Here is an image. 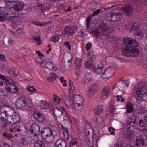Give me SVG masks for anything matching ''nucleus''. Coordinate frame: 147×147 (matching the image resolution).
Instances as JSON below:
<instances>
[{"instance_id": "f257e3e1", "label": "nucleus", "mask_w": 147, "mask_h": 147, "mask_svg": "<svg viewBox=\"0 0 147 147\" xmlns=\"http://www.w3.org/2000/svg\"><path fill=\"white\" fill-rule=\"evenodd\" d=\"M132 2L123 7L121 10L128 16L132 14L133 9L136 11H140L142 4L146 3L145 0H132Z\"/></svg>"}, {"instance_id": "f03ea898", "label": "nucleus", "mask_w": 147, "mask_h": 147, "mask_svg": "<svg viewBox=\"0 0 147 147\" xmlns=\"http://www.w3.org/2000/svg\"><path fill=\"white\" fill-rule=\"evenodd\" d=\"M133 94L137 101L145 100V97L147 96V85H136L133 90Z\"/></svg>"}, {"instance_id": "7ed1b4c3", "label": "nucleus", "mask_w": 147, "mask_h": 147, "mask_svg": "<svg viewBox=\"0 0 147 147\" xmlns=\"http://www.w3.org/2000/svg\"><path fill=\"white\" fill-rule=\"evenodd\" d=\"M123 42L125 47L122 50V54L127 57H130L131 47L132 46H138V42L135 40L129 37L124 38L123 40Z\"/></svg>"}, {"instance_id": "20e7f679", "label": "nucleus", "mask_w": 147, "mask_h": 147, "mask_svg": "<svg viewBox=\"0 0 147 147\" xmlns=\"http://www.w3.org/2000/svg\"><path fill=\"white\" fill-rule=\"evenodd\" d=\"M126 124L128 127L133 126L135 124L142 127L147 125V117L145 116L140 119L138 117L131 116L129 119L127 121Z\"/></svg>"}, {"instance_id": "39448f33", "label": "nucleus", "mask_w": 147, "mask_h": 147, "mask_svg": "<svg viewBox=\"0 0 147 147\" xmlns=\"http://www.w3.org/2000/svg\"><path fill=\"white\" fill-rule=\"evenodd\" d=\"M42 138L46 140V138L52 135L53 136H55L57 134V131L56 127L52 125L50 127L46 128L44 129L40 132Z\"/></svg>"}, {"instance_id": "423d86ee", "label": "nucleus", "mask_w": 147, "mask_h": 147, "mask_svg": "<svg viewBox=\"0 0 147 147\" xmlns=\"http://www.w3.org/2000/svg\"><path fill=\"white\" fill-rule=\"evenodd\" d=\"M28 99L25 96L22 95L18 97L16 102V106L18 109L25 110L28 105Z\"/></svg>"}, {"instance_id": "0eeeda50", "label": "nucleus", "mask_w": 147, "mask_h": 147, "mask_svg": "<svg viewBox=\"0 0 147 147\" xmlns=\"http://www.w3.org/2000/svg\"><path fill=\"white\" fill-rule=\"evenodd\" d=\"M6 82L7 83L5 84L7 85L5 89L9 93L14 94L19 90L18 88L14 84L15 82L11 79L9 78V82Z\"/></svg>"}, {"instance_id": "6e6552de", "label": "nucleus", "mask_w": 147, "mask_h": 147, "mask_svg": "<svg viewBox=\"0 0 147 147\" xmlns=\"http://www.w3.org/2000/svg\"><path fill=\"white\" fill-rule=\"evenodd\" d=\"M121 10L115 9L110 13H108L107 15V19L113 22H115L120 19L121 17L122 16Z\"/></svg>"}, {"instance_id": "1a4fd4ad", "label": "nucleus", "mask_w": 147, "mask_h": 147, "mask_svg": "<svg viewBox=\"0 0 147 147\" xmlns=\"http://www.w3.org/2000/svg\"><path fill=\"white\" fill-rule=\"evenodd\" d=\"M20 116L17 113H15L12 116L9 115L7 117V121L12 124H17L20 122Z\"/></svg>"}, {"instance_id": "9d476101", "label": "nucleus", "mask_w": 147, "mask_h": 147, "mask_svg": "<svg viewBox=\"0 0 147 147\" xmlns=\"http://www.w3.org/2000/svg\"><path fill=\"white\" fill-rule=\"evenodd\" d=\"M63 59L62 60L63 62L65 64L64 65L65 67H70V65L71 64V61L72 59V56L71 54L70 53L64 54Z\"/></svg>"}, {"instance_id": "9b49d317", "label": "nucleus", "mask_w": 147, "mask_h": 147, "mask_svg": "<svg viewBox=\"0 0 147 147\" xmlns=\"http://www.w3.org/2000/svg\"><path fill=\"white\" fill-rule=\"evenodd\" d=\"M54 113L56 117H60L62 114H65V117L68 116L67 112L63 107H61L60 109L56 107L54 110Z\"/></svg>"}, {"instance_id": "f8f14e48", "label": "nucleus", "mask_w": 147, "mask_h": 147, "mask_svg": "<svg viewBox=\"0 0 147 147\" xmlns=\"http://www.w3.org/2000/svg\"><path fill=\"white\" fill-rule=\"evenodd\" d=\"M112 70V69H110V67H108L101 75V78L103 79H105L112 77L114 74L113 72L111 73L110 74H107V73L111 72Z\"/></svg>"}, {"instance_id": "ddd939ff", "label": "nucleus", "mask_w": 147, "mask_h": 147, "mask_svg": "<svg viewBox=\"0 0 147 147\" xmlns=\"http://www.w3.org/2000/svg\"><path fill=\"white\" fill-rule=\"evenodd\" d=\"M24 4L21 2H18L16 3L12 7V8L15 11L19 12L23 9L24 7Z\"/></svg>"}, {"instance_id": "4468645a", "label": "nucleus", "mask_w": 147, "mask_h": 147, "mask_svg": "<svg viewBox=\"0 0 147 147\" xmlns=\"http://www.w3.org/2000/svg\"><path fill=\"white\" fill-rule=\"evenodd\" d=\"M34 117L40 122H43L45 119L44 115L38 111H36L33 114Z\"/></svg>"}, {"instance_id": "2eb2a0df", "label": "nucleus", "mask_w": 147, "mask_h": 147, "mask_svg": "<svg viewBox=\"0 0 147 147\" xmlns=\"http://www.w3.org/2000/svg\"><path fill=\"white\" fill-rule=\"evenodd\" d=\"M63 100L65 105L71 108L74 107V103H73V100L69 96H67L63 98Z\"/></svg>"}, {"instance_id": "dca6fc26", "label": "nucleus", "mask_w": 147, "mask_h": 147, "mask_svg": "<svg viewBox=\"0 0 147 147\" xmlns=\"http://www.w3.org/2000/svg\"><path fill=\"white\" fill-rule=\"evenodd\" d=\"M76 31V29L73 27H69L68 26H65V32L66 33L69 34V35H73Z\"/></svg>"}, {"instance_id": "f3484780", "label": "nucleus", "mask_w": 147, "mask_h": 147, "mask_svg": "<svg viewBox=\"0 0 147 147\" xmlns=\"http://www.w3.org/2000/svg\"><path fill=\"white\" fill-rule=\"evenodd\" d=\"M110 90L107 87H105L103 89L102 92V98L105 99L107 98L110 94Z\"/></svg>"}, {"instance_id": "a211bd4d", "label": "nucleus", "mask_w": 147, "mask_h": 147, "mask_svg": "<svg viewBox=\"0 0 147 147\" xmlns=\"http://www.w3.org/2000/svg\"><path fill=\"white\" fill-rule=\"evenodd\" d=\"M42 1L41 2L39 1L37 2L36 4V6L37 7H39L42 10L44 11L45 10V8L47 7V4L45 3L44 0Z\"/></svg>"}, {"instance_id": "6ab92c4d", "label": "nucleus", "mask_w": 147, "mask_h": 147, "mask_svg": "<svg viewBox=\"0 0 147 147\" xmlns=\"http://www.w3.org/2000/svg\"><path fill=\"white\" fill-rule=\"evenodd\" d=\"M57 147H66V142L62 139H59L57 140L55 144Z\"/></svg>"}, {"instance_id": "aec40b11", "label": "nucleus", "mask_w": 147, "mask_h": 147, "mask_svg": "<svg viewBox=\"0 0 147 147\" xmlns=\"http://www.w3.org/2000/svg\"><path fill=\"white\" fill-rule=\"evenodd\" d=\"M50 143L47 142L46 140L44 141L43 143H40L38 142L35 143L34 144V147H49Z\"/></svg>"}, {"instance_id": "412c9836", "label": "nucleus", "mask_w": 147, "mask_h": 147, "mask_svg": "<svg viewBox=\"0 0 147 147\" xmlns=\"http://www.w3.org/2000/svg\"><path fill=\"white\" fill-rule=\"evenodd\" d=\"M74 98L76 103L82 105L84 102V99L82 96L79 95L73 96Z\"/></svg>"}, {"instance_id": "4be33fe9", "label": "nucleus", "mask_w": 147, "mask_h": 147, "mask_svg": "<svg viewBox=\"0 0 147 147\" xmlns=\"http://www.w3.org/2000/svg\"><path fill=\"white\" fill-rule=\"evenodd\" d=\"M135 47L132 46L131 47V57H136L139 54V49L138 48H135Z\"/></svg>"}, {"instance_id": "5701e85b", "label": "nucleus", "mask_w": 147, "mask_h": 147, "mask_svg": "<svg viewBox=\"0 0 147 147\" xmlns=\"http://www.w3.org/2000/svg\"><path fill=\"white\" fill-rule=\"evenodd\" d=\"M40 130L39 127L36 124H33L31 126L29 130L31 133L33 134L35 132H38Z\"/></svg>"}, {"instance_id": "b1692460", "label": "nucleus", "mask_w": 147, "mask_h": 147, "mask_svg": "<svg viewBox=\"0 0 147 147\" xmlns=\"http://www.w3.org/2000/svg\"><path fill=\"white\" fill-rule=\"evenodd\" d=\"M11 108L9 106L6 105H3L0 107V113H7L11 109Z\"/></svg>"}, {"instance_id": "393cba45", "label": "nucleus", "mask_w": 147, "mask_h": 147, "mask_svg": "<svg viewBox=\"0 0 147 147\" xmlns=\"http://www.w3.org/2000/svg\"><path fill=\"white\" fill-rule=\"evenodd\" d=\"M106 25L105 24L103 20H101L100 24L98 26V28L99 29H102L103 31H108L109 29L106 27Z\"/></svg>"}, {"instance_id": "a878e982", "label": "nucleus", "mask_w": 147, "mask_h": 147, "mask_svg": "<svg viewBox=\"0 0 147 147\" xmlns=\"http://www.w3.org/2000/svg\"><path fill=\"white\" fill-rule=\"evenodd\" d=\"M136 33L135 35V37L137 41L138 42V41L141 40L143 37V34L141 31H136Z\"/></svg>"}, {"instance_id": "bb28decb", "label": "nucleus", "mask_w": 147, "mask_h": 147, "mask_svg": "<svg viewBox=\"0 0 147 147\" xmlns=\"http://www.w3.org/2000/svg\"><path fill=\"white\" fill-rule=\"evenodd\" d=\"M8 92L6 90L0 91V97L2 98H6L7 97L8 98L9 94Z\"/></svg>"}, {"instance_id": "cd10ccee", "label": "nucleus", "mask_w": 147, "mask_h": 147, "mask_svg": "<svg viewBox=\"0 0 147 147\" xmlns=\"http://www.w3.org/2000/svg\"><path fill=\"white\" fill-rule=\"evenodd\" d=\"M40 106L42 109H47L49 108L50 106V104L49 102L46 101H41Z\"/></svg>"}, {"instance_id": "c85d7f7f", "label": "nucleus", "mask_w": 147, "mask_h": 147, "mask_svg": "<svg viewBox=\"0 0 147 147\" xmlns=\"http://www.w3.org/2000/svg\"><path fill=\"white\" fill-rule=\"evenodd\" d=\"M103 111L102 106H98L94 109V112L96 115H98L102 113Z\"/></svg>"}, {"instance_id": "c756f323", "label": "nucleus", "mask_w": 147, "mask_h": 147, "mask_svg": "<svg viewBox=\"0 0 147 147\" xmlns=\"http://www.w3.org/2000/svg\"><path fill=\"white\" fill-rule=\"evenodd\" d=\"M61 128L63 129V132L64 136H67L69 137V133L68 130V127L65 125H62V126Z\"/></svg>"}, {"instance_id": "7c9ffc66", "label": "nucleus", "mask_w": 147, "mask_h": 147, "mask_svg": "<svg viewBox=\"0 0 147 147\" xmlns=\"http://www.w3.org/2000/svg\"><path fill=\"white\" fill-rule=\"evenodd\" d=\"M92 129L90 124H86L85 127V132L87 136H88L89 135L90 131L92 130Z\"/></svg>"}, {"instance_id": "2f4dec72", "label": "nucleus", "mask_w": 147, "mask_h": 147, "mask_svg": "<svg viewBox=\"0 0 147 147\" xmlns=\"http://www.w3.org/2000/svg\"><path fill=\"white\" fill-rule=\"evenodd\" d=\"M145 141H142V140H140L138 139H136L134 142L135 146H137L140 145L144 146L145 145Z\"/></svg>"}, {"instance_id": "473e14b6", "label": "nucleus", "mask_w": 147, "mask_h": 147, "mask_svg": "<svg viewBox=\"0 0 147 147\" xmlns=\"http://www.w3.org/2000/svg\"><path fill=\"white\" fill-rule=\"evenodd\" d=\"M9 73L10 74L12 75L13 76L15 77L18 74L19 71L17 69H15L14 70L13 69H11L10 71H9Z\"/></svg>"}, {"instance_id": "72a5a7b5", "label": "nucleus", "mask_w": 147, "mask_h": 147, "mask_svg": "<svg viewBox=\"0 0 147 147\" xmlns=\"http://www.w3.org/2000/svg\"><path fill=\"white\" fill-rule=\"evenodd\" d=\"M94 70L96 73L98 74L102 73L104 72V71L105 70L104 69V67L103 66L101 67L98 66V68H97L94 67Z\"/></svg>"}, {"instance_id": "f704fd0d", "label": "nucleus", "mask_w": 147, "mask_h": 147, "mask_svg": "<svg viewBox=\"0 0 147 147\" xmlns=\"http://www.w3.org/2000/svg\"><path fill=\"white\" fill-rule=\"evenodd\" d=\"M56 76L54 73L50 74V76L47 77V79L51 82H53L56 78Z\"/></svg>"}, {"instance_id": "c9c22d12", "label": "nucleus", "mask_w": 147, "mask_h": 147, "mask_svg": "<svg viewBox=\"0 0 147 147\" xmlns=\"http://www.w3.org/2000/svg\"><path fill=\"white\" fill-rule=\"evenodd\" d=\"M92 74L89 73L87 74L85 76V82H88L92 80Z\"/></svg>"}, {"instance_id": "e433bc0d", "label": "nucleus", "mask_w": 147, "mask_h": 147, "mask_svg": "<svg viewBox=\"0 0 147 147\" xmlns=\"http://www.w3.org/2000/svg\"><path fill=\"white\" fill-rule=\"evenodd\" d=\"M77 142L75 139H73L71 140L70 143L69 145V147H75V145H78L77 144Z\"/></svg>"}, {"instance_id": "4c0bfd02", "label": "nucleus", "mask_w": 147, "mask_h": 147, "mask_svg": "<svg viewBox=\"0 0 147 147\" xmlns=\"http://www.w3.org/2000/svg\"><path fill=\"white\" fill-rule=\"evenodd\" d=\"M25 110H26L27 111L30 112L31 113L35 112L36 111V109L34 107L32 106H27L26 107V109Z\"/></svg>"}, {"instance_id": "58836bf2", "label": "nucleus", "mask_w": 147, "mask_h": 147, "mask_svg": "<svg viewBox=\"0 0 147 147\" xmlns=\"http://www.w3.org/2000/svg\"><path fill=\"white\" fill-rule=\"evenodd\" d=\"M127 112L131 113L133 110V105L131 103H128L127 105Z\"/></svg>"}, {"instance_id": "ea45409f", "label": "nucleus", "mask_w": 147, "mask_h": 147, "mask_svg": "<svg viewBox=\"0 0 147 147\" xmlns=\"http://www.w3.org/2000/svg\"><path fill=\"white\" fill-rule=\"evenodd\" d=\"M75 111L80 110L82 109V105H79L78 103H74V107H73Z\"/></svg>"}, {"instance_id": "a19ab883", "label": "nucleus", "mask_w": 147, "mask_h": 147, "mask_svg": "<svg viewBox=\"0 0 147 147\" xmlns=\"http://www.w3.org/2000/svg\"><path fill=\"white\" fill-rule=\"evenodd\" d=\"M125 137L127 140H129L130 141H132L134 139L133 135L131 133H128L126 135Z\"/></svg>"}, {"instance_id": "79ce46f5", "label": "nucleus", "mask_w": 147, "mask_h": 147, "mask_svg": "<svg viewBox=\"0 0 147 147\" xmlns=\"http://www.w3.org/2000/svg\"><path fill=\"white\" fill-rule=\"evenodd\" d=\"M33 40L36 42H39L38 43L36 44L37 45H40L42 43V41L40 39V35H39L38 37H33Z\"/></svg>"}, {"instance_id": "37998d69", "label": "nucleus", "mask_w": 147, "mask_h": 147, "mask_svg": "<svg viewBox=\"0 0 147 147\" xmlns=\"http://www.w3.org/2000/svg\"><path fill=\"white\" fill-rule=\"evenodd\" d=\"M47 64L48 65V67H47L48 69H53L54 70H56L57 69V67H55L53 66L51 62L50 61L49 62H47Z\"/></svg>"}, {"instance_id": "c03bdc74", "label": "nucleus", "mask_w": 147, "mask_h": 147, "mask_svg": "<svg viewBox=\"0 0 147 147\" xmlns=\"http://www.w3.org/2000/svg\"><path fill=\"white\" fill-rule=\"evenodd\" d=\"M128 28L129 29V30L131 31L136 30L137 31L139 30V28L138 26H137L134 25H129Z\"/></svg>"}, {"instance_id": "a18cd8bd", "label": "nucleus", "mask_w": 147, "mask_h": 147, "mask_svg": "<svg viewBox=\"0 0 147 147\" xmlns=\"http://www.w3.org/2000/svg\"><path fill=\"white\" fill-rule=\"evenodd\" d=\"M88 58L89 61H92L96 57V55L91 52H89L88 55Z\"/></svg>"}, {"instance_id": "49530a36", "label": "nucleus", "mask_w": 147, "mask_h": 147, "mask_svg": "<svg viewBox=\"0 0 147 147\" xmlns=\"http://www.w3.org/2000/svg\"><path fill=\"white\" fill-rule=\"evenodd\" d=\"M0 79L3 80L5 84L7 82H9V78L7 77H5L4 75L0 74Z\"/></svg>"}, {"instance_id": "de8ad7c7", "label": "nucleus", "mask_w": 147, "mask_h": 147, "mask_svg": "<svg viewBox=\"0 0 147 147\" xmlns=\"http://www.w3.org/2000/svg\"><path fill=\"white\" fill-rule=\"evenodd\" d=\"M18 18V15L11 16H10L9 21H13V22L17 21Z\"/></svg>"}, {"instance_id": "09e8293b", "label": "nucleus", "mask_w": 147, "mask_h": 147, "mask_svg": "<svg viewBox=\"0 0 147 147\" xmlns=\"http://www.w3.org/2000/svg\"><path fill=\"white\" fill-rule=\"evenodd\" d=\"M8 113H0V119H2L3 120H5L7 121V119L6 117L7 116Z\"/></svg>"}, {"instance_id": "8fccbe9b", "label": "nucleus", "mask_w": 147, "mask_h": 147, "mask_svg": "<svg viewBox=\"0 0 147 147\" xmlns=\"http://www.w3.org/2000/svg\"><path fill=\"white\" fill-rule=\"evenodd\" d=\"M91 61H86L84 63V67L88 69H89L92 65Z\"/></svg>"}, {"instance_id": "3c124183", "label": "nucleus", "mask_w": 147, "mask_h": 147, "mask_svg": "<svg viewBox=\"0 0 147 147\" xmlns=\"http://www.w3.org/2000/svg\"><path fill=\"white\" fill-rule=\"evenodd\" d=\"M60 38L58 36H54L52 38H50V40L53 42H56L58 41Z\"/></svg>"}, {"instance_id": "603ef678", "label": "nucleus", "mask_w": 147, "mask_h": 147, "mask_svg": "<svg viewBox=\"0 0 147 147\" xmlns=\"http://www.w3.org/2000/svg\"><path fill=\"white\" fill-rule=\"evenodd\" d=\"M82 59L78 58L76 60L74 63L77 64L78 66L79 67L82 65Z\"/></svg>"}, {"instance_id": "864d4df0", "label": "nucleus", "mask_w": 147, "mask_h": 147, "mask_svg": "<svg viewBox=\"0 0 147 147\" xmlns=\"http://www.w3.org/2000/svg\"><path fill=\"white\" fill-rule=\"evenodd\" d=\"M90 89L97 91L98 90V86L95 84H92L90 86Z\"/></svg>"}, {"instance_id": "5fc2aeb1", "label": "nucleus", "mask_w": 147, "mask_h": 147, "mask_svg": "<svg viewBox=\"0 0 147 147\" xmlns=\"http://www.w3.org/2000/svg\"><path fill=\"white\" fill-rule=\"evenodd\" d=\"M96 1H93L92 2L91 5L92 9H94L96 8L97 5V3Z\"/></svg>"}, {"instance_id": "6e6d98bb", "label": "nucleus", "mask_w": 147, "mask_h": 147, "mask_svg": "<svg viewBox=\"0 0 147 147\" xmlns=\"http://www.w3.org/2000/svg\"><path fill=\"white\" fill-rule=\"evenodd\" d=\"M96 121L97 123L101 124L103 121V119L100 117H98L96 119Z\"/></svg>"}, {"instance_id": "4d7b16f0", "label": "nucleus", "mask_w": 147, "mask_h": 147, "mask_svg": "<svg viewBox=\"0 0 147 147\" xmlns=\"http://www.w3.org/2000/svg\"><path fill=\"white\" fill-rule=\"evenodd\" d=\"M108 129L109 131L110 132L111 134L113 135L115 134V128L111 127H109Z\"/></svg>"}, {"instance_id": "13d9d810", "label": "nucleus", "mask_w": 147, "mask_h": 147, "mask_svg": "<svg viewBox=\"0 0 147 147\" xmlns=\"http://www.w3.org/2000/svg\"><path fill=\"white\" fill-rule=\"evenodd\" d=\"M66 7L62 4L59 5L58 7V8L59 11H61L65 10V9Z\"/></svg>"}, {"instance_id": "bf43d9fd", "label": "nucleus", "mask_w": 147, "mask_h": 147, "mask_svg": "<svg viewBox=\"0 0 147 147\" xmlns=\"http://www.w3.org/2000/svg\"><path fill=\"white\" fill-rule=\"evenodd\" d=\"M92 44L90 42H88L87 43L86 46L85 48L87 51L89 50L91 47H92Z\"/></svg>"}, {"instance_id": "052dcab7", "label": "nucleus", "mask_w": 147, "mask_h": 147, "mask_svg": "<svg viewBox=\"0 0 147 147\" xmlns=\"http://www.w3.org/2000/svg\"><path fill=\"white\" fill-rule=\"evenodd\" d=\"M101 11V10L100 9H98L96 10L93 12L92 14V16H95L97 15L98 13H99Z\"/></svg>"}, {"instance_id": "680f3d73", "label": "nucleus", "mask_w": 147, "mask_h": 147, "mask_svg": "<svg viewBox=\"0 0 147 147\" xmlns=\"http://www.w3.org/2000/svg\"><path fill=\"white\" fill-rule=\"evenodd\" d=\"M3 16L5 20H8V21H9L10 16H11L8 14V13H6Z\"/></svg>"}, {"instance_id": "e2e57ef3", "label": "nucleus", "mask_w": 147, "mask_h": 147, "mask_svg": "<svg viewBox=\"0 0 147 147\" xmlns=\"http://www.w3.org/2000/svg\"><path fill=\"white\" fill-rule=\"evenodd\" d=\"M145 135L144 134H141L139 136V137L137 138L136 139H138L139 140H142V141H145V139H144Z\"/></svg>"}, {"instance_id": "0e129e2a", "label": "nucleus", "mask_w": 147, "mask_h": 147, "mask_svg": "<svg viewBox=\"0 0 147 147\" xmlns=\"http://www.w3.org/2000/svg\"><path fill=\"white\" fill-rule=\"evenodd\" d=\"M96 92L97 91L90 89L89 91V93L91 96H92L96 94Z\"/></svg>"}, {"instance_id": "69168bd1", "label": "nucleus", "mask_w": 147, "mask_h": 147, "mask_svg": "<svg viewBox=\"0 0 147 147\" xmlns=\"http://www.w3.org/2000/svg\"><path fill=\"white\" fill-rule=\"evenodd\" d=\"M92 19V17L91 15H89L86 19L87 23H90Z\"/></svg>"}, {"instance_id": "338daca9", "label": "nucleus", "mask_w": 147, "mask_h": 147, "mask_svg": "<svg viewBox=\"0 0 147 147\" xmlns=\"http://www.w3.org/2000/svg\"><path fill=\"white\" fill-rule=\"evenodd\" d=\"M0 59L3 61H6L5 56L3 54H0Z\"/></svg>"}, {"instance_id": "774afa93", "label": "nucleus", "mask_w": 147, "mask_h": 147, "mask_svg": "<svg viewBox=\"0 0 147 147\" xmlns=\"http://www.w3.org/2000/svg\"><path fill=\"white\" fill-rule=\"evenodd\" d=\"M78 35L80 37H84V32L82 30H80L78 32Z\"/></svg>"}]
</instances>
